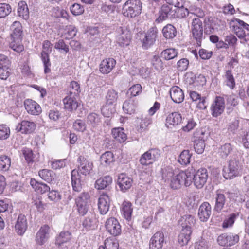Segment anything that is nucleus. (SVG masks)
<instances>
[{
  "label": "nucleus",
  "instance_id": "obj_14",
  "mask_svg": "<svg viewBox=\"0 0 249 249\" xmlns=\"http://www.w3.org/2000/svg\"><path fill=\"white\" fill-rule=\"evenodd\" d=\"M157 29L156 28H150L145 35L142 39V47L147 49L153 44L157 37Z\"/></svg>",
  "mask_w": 249,
  "mask_h": 249
},
{
  "label": "nucleus",
  "instance_id": "obj_42",
  "mask_svg": "<svg viewBox=\"0 0 249 249\" xmlns=\"http://www.w3.org/2000/svg\"><path fill=\"white\" fill-rule=\"evenodd\" d=\"M163 36L166 39H172L177 35L176 28L171 24H167L162 29Z\"/></svg>",
  "mask_w": 249,
  "mask_h": 249
},
{
  "label": "nucleus",
  "instance_id": "obj_64",
  "mask_svg": "<svg viewBox=\"0 0 249 249\" xmlns=\"http://www.w3.org/2000/svg\"><path fill=\"white\" fill-rule=\"evenodd\" d=\"M142 89V88L140 84H136L130 88L128 93L132 96H136L141 92Z\"/></svg>",
  "mask_w": 249,
  "mask_h": 249
},
{
  "label": "nucleus",
  "instance_id": "obj_51",
  "mask_svg": "<svg viewBox=\"0 0 249 249\" xmlns=\"http://www.w3.org/2000/svg\"><path fill=\"white\" fill-rule=\"evenodd\" d=\"M69 94L71 96H77L79 95L81 90L79 84L76 81H72L70 85Z\"/></svg>",
  "mask_w": 249,
  "mask_h": 249
},
{
  "label": "nucleus",
  "instance_id": "obj_21",
  "mask_svg": "<svg viewBox=\"0 0 249 249\" xmlns=\"http://www.w3.org/2000/svg\"><path fill=\"white\" fill-rule=\"evenodd\" d=\"M211 214V206L208 202L203 203L198 209V215L201 221L208 220Z\"/></svg>",
  "mask_w": 249,
  "mask_h": 249
},
{
  "label": "nucleus",
  "instance_id": "obj_36",
  "mask_svg": "<svg viewBox=\"0 0 249 249\" xmlns=\"http://www.w3.org/2000/svg\"><path fill=\"white\" fill-rule=\"evenodd\" d=\"M137 107L136 103L133 99H129L126 100L123 104V109L124 112L131 114L134 113Z\"/></svg>",
  "mask_w": 249,
  "mask_h": 249
},
{
  "label": "nucleus",
  "instance_id": "obj_60",
  "mask_svg": "<svg viewBox=\"0 0 249 249\" xmlns=\"http://www.w3.org/2000/svg\"><path fill=\"white\" fill-rule=\"evenodd\" d=\"M54 48L59 50H62L65 53L69 52V46L67 45L63 39H59L55 43Z\"/></svg>",
  "mask_w": 249,
  "mask_h": 249
},
{
  "label": "nucleus",
  "instance_id": "obj_23",
  "mask_svg": "<svg viewBox=\"0 0 249 249\" xmlns=\"http://www.w3.org/2000/svg\"><path fill=\"white\" fill-rule=\"evenodd\" d=\"M116 63V60L112 58L104 59L100 64L99 71L103 74H107L114 68Z\"/></svg>",
  "mask_w": 249,
  "mask_h": 249
},
{
  "label": "nucleus",
  "instance_id": "obj_24",
  "mask_svg": "<svg viewBox=\"0 0 249 249\" xmlns=\"http://www.w3.org/2000/svg\"><path fill=\"white\" fill-rule=\"evenodd\" d=\"M170 94L172 100L176 103H181L184 99L182 90L178 86H174L171 88Z\"/></svg>",
  "mask_w": 249,
  "mask_h": 249
},
{
  "label": "nucleus",
  "instance_id": "obj_52",
  "mask_svg": "<svg viewBox=\"0 0 249 249\" xmlns=\"http://www.w3.org/2000/svg\"><path fill=\"white\" fill-rule=\"evenodd\" d=\"M138 123H139V129L140 130L143 131L152 123V119L150 117L138 118Z\"/></svg>",
  "mask_w": 249,
  "mask_h": 249
},
{
  "label": "nucleus",
  "instance_id": "obj_28",
  "mask_svg": "<svg viewBox=\"0 0 249 249\" xmlns=\"http://www.w3.org/2000/svg\"><path fill=\"white\" fill-rule=\"evenodd\" d=\"M63 103L65 108L70 111L76 110L78 107V103L75 96H71L70 94L64 98Z\"/></svg>",
  "mask_w": 249,
  "mask_h": 249
},
{
  "label": "nucleus",
  "instance_id": "obj_59",
  "mask_svg": "<svg viewBox=\"0 0 249 249\" xmlns=\"http://www.w3.org/2000/svg\"><path fill=\"white\" fill-rule=\"evenodd\" d=\"M73 127L76 131L79 132H84L86 129V124L82 120L79 119L76 120L73 124Z\"/></svg>",
  "mask_w": 249,
  "mask_h": 249
},
{
  "label": "nucleus",
  "instance_id": "obj_9",
  "mask_svg": "<svg viewBox=\"0 0 249 249\" xmlns=\"http://www.w3.org/2000/svg\"><path fill=\"white\" fill-rule=\"evenodd\" d=\"M192 32L193 38L200 46L203 37V24L199 18H194L192 22Z\"/></svg>",
  "mask_w": 249,
  "mask_h": 249
},
{
  "label": "nucleus",
  "instance_id": "obj_37",
  "mask_svg": "<svg viewBox=\"0 0 249 249\" xmlns=\"http://www.w3.org/2000/svg\"><path fill=\"white\" fill-rule=\"evenodd\" d=\"M192 231L181 230L178 236V242L181 246L186 245L190 239Z\"/></svg>",
  "mask_w": 249,
  "mask_h": 249
},
{
  "label": "nucleus",
  "instance_id": "obj_48",
  "mask_svg": "<svg viewBox=\"0 0 249 249\" xmlns=\"http://www.w3.org/2000/svg\"><path fill=\"white\" fill-rule=\"evenodd\" d=\"M38 175L43 180L50 182L53 179V172L48 169H42L38 172Z\"/></svg>",
  "mask_w": 249,
  "mask_h": 249
},
{
  "label": "nucleus",
  "instance_id": "obj_2",
  "mask_svg": "<svg viewBox=\"0 0 249 249\" xmlns=\"http://www.w3.org/2000/svg\"><path fill=\"white\" fill-rule=\"evenodd\" d=\"M78 170L74 169L71 172V180L73 190L75 192H80L82 187L81 184L82 177L79 173L83 175L87 176L89 174L92 170V163L87 160L84 157L80 156L78 158Z\"/></svg>",
  "mask_w": 249,
  "mask_h": 249
},
{
  "label": "nucleus",
  "instance_id": "obj_31",
  "mask_svg": "<svg viewBox=\"0 0 249 249\" xmlns=\"http://www.w3.org/2000/svg\"><path fill=\"white\" fill-rule=\"evenodd\" d=\"M30 185L37 193L43 194L50 190V187L46 184L37 181L34 178L30 180Z\"/></svg>",
  "mask_w": 249,
  "mask_h": 249
},
{
  "label": "nucleus",
  "instance_id": "obj_7",
  "mask_svg": "<svg viewBox=\"0 0 249 249\" xmlns=\"http://www.w3.org/2000/svg\"><path fill=\"white\" fill-rule=\"evenodd\" d=\"M240 166L238 160H230L227 167L223 169V175L226 179H231L240 174Z\"/></svg>",
  "mask_w": 249,
  "mask_h": 249
},
{
  "label": "nucleus",
  "instance_id": "obj_6",
  "mask_svg": "<svg viewBox=\"0 0 249 249\" xmlns=\"http://www.w3.org/2000/svg\"><path fill=\"white\" fill-rule=\"evenodd\" d=\"M89 199V194L83 192L75 199L78 212L81 215H84L87 213L90 205Z\"/></svg>",
  "mask_w": 249,
  "mask_h": 249
},
{
  "label": "nucleus",
  "instance_id": "obj_58",
  "mask_svg": "<svg viewBox=\"0 0 249 249\" xmlns=\"http://www.w3.org/2000/svg\"><path fill=\"white\" fill-rule=\"evenodd\" d=\"M205 147L204 141L202 139H196L194 142V149L198 154H201Z\"/></svg>",
  "mask_w": 249,
  "mask_h": 249
},
{
  "label": "nucleus",
  "instance_id": "obj_10",
  "mask_svg": "<svg viewBox=\"0 0 249 249\" xmlns=\"http://www.w3.org/2000/svg\"><path fill=\"white\" fill-rule=\"evenodd\" d=\"M225 108L224 97L220 96H216L210 107L212 116L213 117H218L223 113Z\"/></svg>",
  "mask_w": 249,
  "mask_h": 249
},
{
  "label": "nucleus",
  "instance_id": "obj_40",
  "mask_svg": "<svg viewBox=\"0 0 249 249\" xmlns=\"http://www.w3.org/2000/svg\"><path fill=\"white\" fill-rule=\"evenodd\" d=\"M224 77V83L230 89H233L235 86V81L231 71L230 70L226 71Z\"/></svg>",
  "mask_w": 249,
  "mask_h": 249
},
{
  "label": "nucleus",
  "instance_id": "obj_27",
  "mask_svg": "<svg viewBox=\"0 0 249 249\" xmlns=\"http://www.w3.org/2000/svg\"><path fill=\"white\" fill-rule=\"evenodd\" d=\"M196 220L193 216L185 215L182 216L180 220V224L182 227L181 230H187L192 231Z\"/></svg>",
  "mask_w": 249,
  "mask_h": 249
},
{
  "label": "nucleus",
  "instance_id": "obj_16",
  "mask_svg": "<svg viewBox=\"0 0 249 249\" xmlns=\"http://www.w3.org/2000/svg\"><path fill=\"white\" fill-rule=\"evenodd\" d=\"M28 226L27 221L24 214H20L15 225V229L17 233L22 235L25 233Z\"/></svg>",
  "mask_w": 249,
  "mask_h": 249
},
{
  "label": "nucleus",
  "instance_id": "obj_50",
  "mask_svg": "<svg viewBox=\"0 0 249 249\" xmlns=\"http://www.w3.org/2000/svg\"><path fill=\"white\" fill-rule=\"evenodd\" d=\"M105 247L100 246L99 249H118L119 243L115 239L107 238L105 241Z\"/></svg>",
  "mask_w": 249,
  "mask_h": 249
},
{
  "label": "nucleus",
  "instance_id": "obj_3",
  "mask_svg": "<svg viewBox=\"0 0 249 249\" xmlns=\"http://www.w3.org/2000/svg\"><path fill=\"white\" fill-rule=\"evenodd\" d=\"M142 4L140 0H128L123 5L122 13L127 17H135L141 13Z\"/></svg>",
  "mask_w": 249,
  "mask_h": 249
},
{
  "label": "nucleus",
  "instance_id": "obj_46",
  "mask_svg": "<svg viewBox=\"0 0 249 249\" xmlns=\"http://www.w3.org/2000/svg\"><path fill=\"white\" fill-rule=\"evenodd\" d=\"M115 106V104H107L106 102L101 108L103 115L106 117H110L116 111Z\"/></svg>",
  "mask_w": 249,
  "mask_h": 249
},
{
  "label": "nucleus",
  "instance_id": "obj_32",
  "mask_svg": "<svg viewBox=\"0 0 249 249\" xmlns=\"http://www.w3.org/2000/svg\"><path fill=\"white\" fill-rule=\"evenodd\" d=\"M234 150V146L231 143H227L222 145L218 150V154L222 158L225 159L231 155Z\"/></svg>",
  "mask_w": 249,
  "mask_h": 249
},
{
  "label": "nucleus",
  "instance_id": "obj_5",
  "mask_svg": "<svg viewBox=\"0 0 249 249\" xmlns=\"http://www.w3.org/2000/svg\"><path fill=\"white\" fill-rule=\"evenodd\" d=\"M192 171V182L193 181L194 185L197 189L202 188L207 182L208 175V172L205 168H201L198 169L195 173L193 168L188 169Z\"/></svg>",
  "mask_w": 249,
  "mask_h": 249
},
{
  "label": "nucleus",
  "instance_id": "obj_30",
  "mask_svg": "<svg viewBox=\"0 0 249 249\" xmlns=\"http://www.w3.org/2000/svg\"><path fill=\"white\" fill-rule=\"evenodd\" d=\"M112 182V178L109 176H106L99 178L96 181L95 187L98 190L104 189L108 187Z\"/></svg>",
  "mask_w": 249,
  "mask_h": 249
},
{
  "label": "nucleus",
  "instance_id": "obj_39",
  "mask_svg": "<svg viewBox=\"0 0 249 249\" xmlns=\"http://www.w3.org/2000/svg\"><path fill=\"white\" fill-rule=\"evenodd\" d=\"M22 38H11L9 47L18 53L22 52L24 50V46L22 44Z\"/></svg>",
  "mask_w": 249,
  "mask_h": 249
},
{
  "label": "nucleus",
  "instance_id": "obj_55",
  "mask_svg": "<svg viewBox=\"0 0 249 249\" xmlns=\"http://www.w3.org/2000/svg\"><path fill=\"white\" fill-rule=\"evenodd\" d=\"M10 135V129L5 124L0 125V140L7 139Z\"/></svg>",
  "mask_w": 249,
  "mask_h": 249
},
{
  "label": "nucleus",
  "instance_id": "obj_56",
  "mask_svg": "<svg viewBox=\"0 0 249 249\" xmlns=\"http://www.w3.org/2000/svg\"><path fill=\"white\" fill-rule=\"evenodd\" d=\"M11 12L10 5L6 3H0V18H5Z\"/></svg>",
  "mask_w": 249,
  "mask_h": 249
},
{
  "label": "nucleus",
  "instance_id": "obj_29",
  "mask_svg": "<svg viewBox=\"0 0 249 249\" xmlns=\"http://www.w3.org/2000/svg\"><path fill=\"white\" fill-rule=\"evenodd\" d=\"M176 13L175 9H172V7L166 4H163L161 7L160 14L159 18L161 20H164L166 18H173Z\"/></svg>",
  "mask_w": 249,
  "mask_h": 249
},
{
  "label": "nucleus",
  "instance_id": "obj_33",
  "mask_svg": "<svg viewBox=\"0 0 249 249\" xmlns=\"http://www.w3.org/2000/svg\"><path fill=\"white\" fill-rule=\"evenodd\" d=\"M226 203L225 195L220 191H217L215 196V204L214 210L217 212H220L223 208Z\"/></svg>",
  "mask_w": 249,
  "mask_h": 249
},
{
  "label": "nucleus",
  "instance_id": "obj_43",
  "mask_svg": "<svg viewBox=\"0 0 249 249\" xmlns=\"http://www.w3.org/2000/svg\"><path fill=\"white\" fill-rule=\"evenodd\" d=\"M178 52L174 48H169L164 50L161 53V57L166 60L174 59L177 56Z\"/></svg>",
  "mask_w": 249,
  "mask_h": 249
},
{
  "label": "nucleus",
  "instance_id": "obj_53",
  "mask_svg": "<svg viewBox=\"0 0 249 249\" xmlns=\"http://www.w3.org/2000/svg\"><path fill=\"white\" fill-rule=\"evenodd\" d=\"M238 215V213H231L230 214L228 217L224 220L222 223V227L223 228H228L232 227Z\"/></svg>",
  "mask_w": 249,
  "mask_h": 249
},
{
  "label": "nucleus",
  "instance_id": "obj_62",
  "mask_svg": "<svg viewBox=\"0 0 249 249\" xmlns=\"http://www.w3.org/2000/svg\"><path fill=\"white\" fill-rule=\"evenodd\" d=\"M82 225L86 231L94 228V220L90 217H86L83 221Z\"/></svg>",
  "mask_w": 249,
  "mask_h": 249
},
{
  "label": "nucleus",
  "instance_id": "obj_18",
  "mask_svg": "<svg viewBox=\"0 0 249 249\" xmlns=\"http://www.w3.org/2000/svg\"><path fill=\"white\" fill-rule=\"evenodd\" d=\"M98 206L100 213L102 214H105L108 211L110 207V199L107 194L103 193L100 196Z\"/></svg>",
  "mask_w": 249,
  "mask_h": 249
},
{
  "label": "nucleus",
  "instance_id": "obj_54",
  "mask_svg": "<svg viewBox=\"0 0 249 249\" xmlns=\"http://www.w3.org/2000/svg\"><path fill=\"white\" fill-rule=\"evenodd\" d=\"M118 98V93L113 89L108 91L106 96V102L107 104H115Z\"/></svg>",
  "mask_w": 249,
  "mask_h": 249
},
{
  "label": "nucleus",
  "instance_id": "obj_17",
  "mask_svg": "<svg viewBox=\"0 0 249 249\" xmlns=\"http://www.w3.org/2000/svg\"><path fill=\"white\" fill-rule=\"evenodd\" d=\"M132 181V179L124 174L119 175L117 179L118 185L123 192H126L131 188Z\"/></svg>",
  "mask_w": 249,
  "mask_h": 249
},
{
  "label": "nucleus",
  "instance_id": "obj_1",
  "mask_svg": "<svg viewBox=\"0 0 249 249\" xmlns=\"http://www.w3.org/2000/svg\"><path fill=\"white\" fill-rule=\"evenodd\" d=\"M192 171L186 170L180 172L176 176L173 169L166 167L162 170V178L165 182L170 183L171 187L174 189L179 188L182 185L189 186L192 182Z\"/></svg>",
  "mask_w": 249,
  "mask_h": 249
},
{
  "label": "nucleus",
  "instance_id": "obj_63",
  "mask_svg": "<svg viewBox=\"0 0 249 249\" xmlns=\"http://www.w3.org/2000/svg\"><path fill=\"white\" fill-rule=\"evenodd\" d=\"M227 103L231 106L235 107L238 104V97L235 95H224Z\"/></svg>",
  "mask_w": 249,
  "mask_h": 249
},
{
  "label": "nucleus",
  "instance_id": "obj_11",
  "mask_svg": "<svg viewBox=\"0 0 249 249\" xmlns=\"http://www.w3.org/2000/svg\"><path fill=\"white\" fill-rule=\"evenodd\" d=\"M117 31L119 34L117 36V42L121 46H128L131 39V35L126 27H119Z\"/></svg>",
  "mask_w": 249,
  "mask_h": 249
},
{
  "label": "nucleus",
  "instance_id": "obj_13",
  "mask_svg": "<svg viewBox=\"0 0 249 249\" xmlns=\"http://www.w3.org/2000/svg\"><path fill=\"white\" fill-rule=\"evenodd\" d=\"M107 231L111 235L116 236L121 232V227L117 219L114 217L108 218L106 223Z\"/></svg>",
  "mask_w": 249,
  "mask_h": 249
},
{
  "label": "nucleus",
  "instance_id": "obj_45",
  "mask_svg": "<svg viewBox=\"0 0 249 249\" xmlns=\"http://www.w3.org/2000/svg\"><path fill=\"white\" fill-rule=\"evenodd\" d=\"M114 160L113 153L110 151H107L103 154L100 157V161L101 164L104 166H107L112 163Z\"/></svg>",
  "mask_w": 249,
  "mask_h": 249
},
{
  "label": "nucleus",
  "instance_id": "obj_49",
  "mask_svg": "<svg viewBox=\"0 0 249 249\" xmlns=\"http://www.w3.org/2000/svg\"><path fill=\"white\" fill-rule=\"evenodd\" d=\"M11 165L10 159L5 156L2 155L0 157V170L2 171H8Z\"/></svg>",
  "mask_w": 249,
  "mask_h": 249
},
{
  "label": "nucleus",
  "instance_id": "obj_15",
  "mask_svg": "<svg viewBox=\"0 0 249 249\" xmlns=\"http://www.w3.org/2000/svg\"><path fill=\"white\" fill-rule=\"evenodd\" d=\"M164 241V235L162 232L158 231L152 237L149 247L150 249H161Z\"/></svg>",
  "mask_w": 249,
  "mask_h": 249
},
{
  "label": "nucleus",
  "instance_id": "obj_25",
  "mask_svg": "<svg viewBox=\"0 0 249 249\" xmlns=\"http://www.w3.org/2000/svg\"><path fill=\"white\" fill-rule=\"evenodd\" d=\"M11 38L14 39L23 38V29L20 22L14 21L11 26Z\"/></svg>",
  "mask_w": 249,
  "mask_h": 249
},
{
  "label": "nucleus",
  "instance_id": "obj_4",
  "mask_svg": "<svg viewBox=\"0 0 249 249\" xmlns=\"http://www.w3.org/2000/svg\"><path fill=\"white\" fill-rule=\"evenodd\" d=\"M160 151L157 148H151L144 152L141 157L140 162L142 165H148L158 160L160 158Z\"/></svg>",
  "mask_w": 249,
  "mask_h": 249
},
{
  "label": "nucleus",
  "instance_id": "obj_47",
  "mask_svg": "<svg viewBox=\"0 0 249 249\" xmlns=\"http://www.w3.org/2000/svg\"><path fill=\"white\" fill-rule=\"evenodd\" d=\"M191 154H190L189 151L184 150L180 153L178 158V162L183 165H187L190 163V158Z\"/></svg>",
  "mask_w": 249,
  "mask_h": 249
},
{
  "label": "nucleus",
  "instance_id": "obj_35",
  "mask_svg": "<svg viewBox=\"0 0 249 249\" xmlns=\"http://www.w3.org/2000/svg\"><path fill=\"white\" fill-rule=\"evenodd\" d=\"M101 117L95 113H89L87 117V123L91 127L95 128L101 124Z\"/></svg>",
  "mask_w": 249,
  "mask_h": 249
},
{
  "label": "nucleus",
  "instance_id": "obj_22",
  "mask_svg": "<svg viewBox=\"0 0 249 249\" xmlns=\"http://www.w3.org/2000/svg\"><path fill=\"white\" fill-rule=\"evenodd\" d=\"M50 228L48 225H44L39 230L36 234V242L39 245H43L49 238Z\"/></svg>",
  "mask_w": 249,
  "mask_h": 249
},
{
  "label": "nucleus",
  "instance_id": "obj_38",
  "mask_svg": "<svg viewBox=\"0 0 249 249\" xmlns=\"http://www.w3.org/2000/svg\"><path fill=\"white\" fill-rule=\"evenodd\" d=\"M18 16L25 20L29 18V12L27 4L24 1H21L18 3Z\"/></svg>",
  "mask_w": 249,
  "mask_h": 249
},
{
  "label": "nucleus",
  "instance_id": "obj_61",
  "mask_svg": "<svg viewBox=\"0 0 249 249\" xmlns=\"http://www.w3.org/2000/svg\"><path fill=\"white\" fill-rule=\"evenodd\" d=\"M70 9L71 13L75 16L81 15L84 11V7L77 3L73 4L71 7Z\"/></svg>",
  "mask_w": 249,
  "mask_h": 249
},
{
  "label": "nucleus",
  "instance_id": "obj_57",
  "mask_svg": "<svg viewBox=\"0 0 249 249\" xmlns=\"http://www.w3.org/2000/svg\"><path fill=\"white\" fill-rule=\"evenodd\" d=\"M21 154L28 163L33 162V153L32 150L28 148H24L21 150Z\"/></svg>",
  "mask_w": 249,
  "mask_h": 249
},
{
  "label": "nucleus",
  "instance_id": "obj_26",
  "mask_svg": "<svg viewBox=\"0 0 249 249\" xmlns=\"http://www.w3.org/2000/svg\"><path fill=\"white\" fill-rule=\"evenodd\" d=\"M181 116L178 112H173L169 114L166 119V126L168 128L178 125L181 121Z\"/></svg>",
  "mask_w": 249,
  "mask_h": 249
},
{
  "label": "nucleus",
  "instance_id": "obj_12",
  "mask_svg": "<svg viewBox=\"0 0 249 249\" xmlns=\"http://www.w3.org/2000/svg\"><path fill=\"white\" fill-rule=\"evenodd\" d=\"M239 237L237 234L232 233H223L217 238V242L221 246H232L239 241Z\"/></svg>",
  "mask_w": 249,
  "mask_h": 249
},
{
  "label": "nucleus",
  "instance_id": "obj_41",
  "mask_svg": "<svg viewBox=\"0 0 249 249\" xmlns=\"http://www.w3.org/2000/svg\"><path fill=\"white\" fill-rule=\"evenodd\" d=\"M71 238V233L68 231H64L60 233L56 239L55 243L58 246H61L65 243L69 242Z\"/></svg>",
  "mask_w": 249,
  "mask_h": 249
},
{
  "label": "nucleus",
  "instance_id": "obj_8",
  "mask_svg": "<svg viewBox=\"0 0 249 249\" xmlns=\"http://www.w3.org/2000/svg\"><path fill=\"white\" fill-rule=\"evenodd\" d=\"M52 44L50 41L45 40L43 43V50L41 53V60L43 63L44 67V72L45 73H49L51 71V63L49 59V54L52 52Z\"/></svg>",
  "mask_w": 249,
  "mask_h": 249
},
{
  "label": "nucleus",
  "instance_id": "obj_20",
  "mask_svg": "<svg viewBox=\"0 0 249 249\" xmlns=\"http://www.w3.org/2000/svg\"><path fill=\"white\" fill-rule=\"evenodd\" d=\"M24 106L27 111L32 115H38L41 112L40 106L31 99H26L24 101Z\"/></svg>",
  "mask_w": 249,
  "mask_h": 249
},
{
  "label": "nucleus",
  "instance_id": "obj_44",
  "mask_svg": "<svg viewBox=\"0 0 249 249\" xmlns=\"http://www.w3.org/2000/svg\"><path fill=\"white\" fill-rule=\"evenodd\" d=\"M132 211V204L129 201H124L122 205V212L126 219L131 218Z\"/></svg>",
  "mask_w": 249,
  "mask_h": 249
},
{
  "label": "nucleus",
  "instance_id": "obj_19",
  "mask_svg": "<svg viewBox=\"0 0 249 249\" xmlns=\"http://www.w3.org/2000/svg\"><path fill=\"white\" fill-rule=\"evenodd\" d=\"M36 128V125L33 122L23 120L16 127L17 131H21L24 134H31L33 133Z\"/></svg>",
  "mask_w": 249,
  "mask_h": 249
},
{
  "label": "nucleus",
  "instance_id": "obj_34",
  "mask_svg": "<svg viewBox=\"0 0 249 249\" xmlns=\"http://www.w3.org/2000/svg\"><path fill=\"white\" fill-rule=\"evenodd\" d=\"M113 138L120 143L124 142L127 139L126 135L121 127L114 128L111 132Z\"/></svg>",
  "mask_w": 249,
  "mask_h": 249
}]
</instances>
